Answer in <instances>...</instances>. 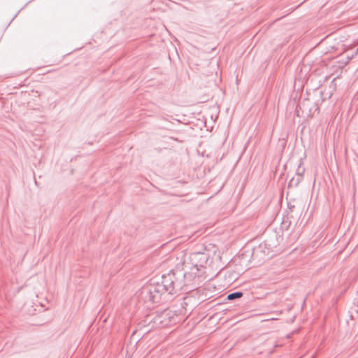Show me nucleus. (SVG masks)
<instances>
[{"label":"nucleus","instance_id":"f03ea898","mask_svg":"<svg viewBox=\"0 0 358 358\" xmlns=\"http://www.w3.org/2000/svg\"><path fill=\"white\" fill-rule=\"evenodd\" d=\"M189 260L192 266L190 272L187 273L189 279L196 277H201L205 273L204 270L211 262L210 261V253L206 251H194L189 255Z\"/></svg>","mask_w":358,"mask_h":358},{"label":"nucleus","instance_id":"423d86ee","mask_svg":"<svg viewBox=\"0 0 358 358\" xmlns=\"http://www.w3.org/2000/svg\"><path fill=\"white\" fill-rule=\"evenodd\" d=\"M357 54H358V48L356 49L355 52V55H357Z\"/></svg>","mask_w":358,"mask_h":358},{"label":"nucleus","instance_id":"20e7f679","mask_svg":"<svg viewBox=\"0 0 358 358\" xmlns=\"http://www.w3.org/2000/svg\"><path fill=\"white\" fill-rule=\"evenodd\" d=\"M243 295V292L241 291L234 292L229 294L227 296V299L229 301H233L234 299H239V298L242 297Z\"/></svg>","mask_w":358,"mask_h":358},{"label":"nucleus","instance_id":"7ed1b4c3","mask_svg":"<svg viewBox=\"0 0 358 358\" xmlns=\"http://www.w3.org/2000/svg\"><path fill=\"white\" fill-rule=\"evenodd\" d=\"M303 172L304 169L301 170V172L300 171L299 165L296 176L292 177L289 182V187H296L301 182L303 178Z\"/></svg>","mask_w":358,"mask_h":358},{"label":"nucleus","instance_id":"6e6552de","mask_svg":"<svg viewBox=\"0 0 358 358\" xmlns=\"http://www.w3.org/2000/svg\"><path fill=\"white\" fill-rule=\"evenodd\" d=\"M24 8V6H22L21 9H19V12L21 11V10H23Z\"/></svg>","mask_w":358,"mask_h":358},{"label":"nucleus","instance_id":"1a4fd4ad","mask_svg":"<svg viewBox=\"0 0 358 358\" xmlns=\"http://www.w3.org/2000/svg\"><path fill=\"white\" fill-rule=\"evenodd\" d=\"M24 8V6H22L21 9H19V12L21 11V10H23Z\"/></svg>","mask_w":358,"mask_h":358},{"label":"nucleus","instance_id":"f257e3e1","mask_svg":"<svg viewBox=\"0 0 358 358\" xmlns=\"http://www.w3.org/2000/svg\"><path fill=\"white\" fill-rule=\"evenodd\" d=\"M183 266V263L176 264L174 268L161 276L160 282L152 279L149 284L144 285L136 292L138 299L151 304L157 303L164 293L175 294L179 292L186 285V281L192 280L187 272L184 271Z\"/></svg>","mask_w":358,"mask_h":358},{"label":"nucleus","instance_id":"39448f33","mask_svg":"<svg viewBox=\"0 0 358 358\" xmlns=\"http://www.w3.org/2000/svg\"><path fill=\"white\" fill-rule=\"evenodd\" d=\"M263 245L260 244L257 248H255L252 252V257L258 256L259 252H262Z\"/></svg>","mask_w":358,"mask_h":358},{"label":"nucleus","instance_id":"9d476101","mask_svg":"<svg viewBox=\"0 0 358 358\" xmlns=\"http://www.w3.org/2000/svg\"><path fill=\"white\" fill-rule=\"evenodd\" d=\"M24 8V6H22L21 9H19V12L21 11V10H23Z\"/></svg>","mask_w":358,"mask_h":358},{"label":"nucleus","instance_id":"f8f14e48","mask_svg":"<svg viewBox=\"0 0 358 358\" xmlns=\"http://www.w3.org/2000/svg\"><path fill=\"white\" fill-rule=\"evenodd\" d=\"M312 358H314V357H312Z\"/></svg>","mask_w":358,"mask_h":358},{"label":"nucleus","instance_id":"9b49d317","mask_svg":"<svg viewBox=\"0 0 358 358\" xmlns=\"http://www.w3.org/2000/svg\"><path fill=\"white\" fill-rule=\"evenodd\" d=\"M32 1H33V0H29V1H28V2L27 3V4H28L29 3L31 2Z\"/></svg>","mask_w":358,"mask_h":358},{"label":"nucleus","instance_id":"0eeeda50","mask_svg":"<svg viewBox=\"0 0 358 358\" xmlns=\"http://www.w3.org/2000/svg\"><path fill=\"white\" fill-rule=\"evenodd\" d=\"M24 8V6H22L21 9H19V12L21 11V10H23Z\"/></svg>","mask_w":358,"mask_h":358}]
</instances>
